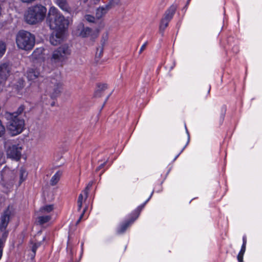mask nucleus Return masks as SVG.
Instances as JSON below:
<instances>
[{"mask_svg": "<svg viewBox=\"0 0 262 262\" xmlns=\"http://www.w3.org/2000/svg\"><path fill=\"white\" fill-rule=\"evenodd\" d=\"M88 22L92 24V26L95 28V31L89 27H84L83 24H80L74 31L75 34L81 37H91L95 38L98 36L99 30L103 28L104 25L102 17H87Z\"/></svg>", "mask_w": 262, "mask_h": 262, "instance_id": "obj_2", "label": "nucleus"}, {"mask_svg": "<svg viewBox=\"0 0 262 262\" xmlns=\"http://www.w3.org/2000/svg\"><path fill=\"white\" fill-rule=\"evenodd\" d=\"M190 0H188V1H189Z\"/></svg>", "mask_w": 262, "mask_h": 262, "instance_id": "obj_44", "label": "nucleus"}, {"mask_svg": "<svg viewBox=\"0 0 262 262\" xmlns=\"http://www.w3.org/2000/svg\"><path fill=\"white\" fill-rule=\"evenodd\" d=\"M83 195H84V193H81L79 194L78 201H77V204H78V210L80 211L82 205V200L83 198Z\"/></svg>", "mask_w": 262, "mask_h": 262, "instance_id": "obj_28", "label": "nucleus"}, {"mask_svg": "<svg viewBox=\"0 0 262 262\" xmlns=\"http://www.w3.org/2000/svg\"><path fill=\"white\" fill-rule=\"evenodd\" d=\"M170 20V17H163L161 19L160 24V32L162 35L165 28L168 26Z\"/></svg>", "mask_w": 262, "mask_h": 262, "instance_id": "obj_15", "label": "nucleus"}, {"mask_svg": "<svg viewBox=\"0 0 262 262\" xmlns=\"http://www.w3.org/2000/svg\"><path fill=\"white\" fill-rule=\"evenodd\" d=\"M146 202H147V201H146V202L143 204H142V205L140 206L139 207H141L142 205L144 206Z\"/></svg>", "mask_w": 262, "mask_h": 262, "instance_id": "obj_41", "label": "nucleus"}, {"mask_svg": "<svg viewBox=\"0 0 262 262\" xmlns=\"http://www.w3.org/2000/svg\"><path fill=\"white\" fill-rule=\"evenodd\" d=\"M85 16L89 17V16H91V15H85Z\"/></svg>", "mask_w": 262, "mask_h": 262, "instance_id": "obj_42", "label": "nucleus"}, {"mask_svg": "<svg viewBox=\"0 0 262 262\" xmlns=\"http://www.w3.org/2000/svg\"><path fill=\"white\" fill-rule=\"evenodd\" d=\"M27 172L26 170L23 168L20 169L19 171V184H20L25 180L26 179L27 177Z\"/></svg>", "mask_w": 262, "mask_h": 262, "instance_id": "obj_24", "label": "nucleus"}, {"mask_svg": "<svg viewBox=\"0 0 262 262\" xmlns=\"http://www.w3.org/2000/svg\"><path fill=\"white\" fill-rule=\"evenodd\" d=\"M11 215V211L9 208L6 209L2 213L1 217L0 230H5L7 229Z\"/></svg>", "mask_w": 262, "mask_h": 262, "instance_id": "obj_12", "label": "nucleus"}, {"mask_svg": "<svg viewBox=\"0 0 262 262\" xmlns=\"http://www.w3.org/2000/svg\"><path fill=\"white\" fill-rule=\"evenodd\" d=\"M62 175V172L58 171L51 178L50 180V184L52 186L55 185L59 181L60 178Z\"/></svg>", "mask_w": 262, "mask_h": 262, "instance_id": "obj_19", "label": "nucleus"}, {"mask_svg": "<svg viewBox=\"0 0 262 262\" xmlns=\"http://www.w3.org/2000/svg\"><path fill=\"white\" fill-rule=\"evenodd\" d=\"M85 210H86V209L85 208V209L83 210V212H82V213L80 215V217H79V219H78V220L77 221V224H78V223L80 222L81 220L82 219V217H83V215H84V212H85Z\"/></svg>", "mask_w": 262, "mask_h": 262, "instance_id": "obj_38", "label": "nucleus"}, {"mask_svg": "<svg viewBox=\"0 0 262 262\" xmlns=\"http://www.w3.org/2000/svg\"><path fill=\"white\" fill-rule=\"evenodd\" d=\"M11 65L9 62L0 64V83L6 81L10 75Z\"/></svg>", "mask_w": 262, "mask_h": 262, "instance_id": "obj_9", "label": "nucleus"}, {"mask_svg": "<svg viewBox=\"0 0 262 262\" xmlns=\"http://www.w3.org/2000/svg\"><path fill=\"white\" fill-rule=\"evenodd\" d=\"M6 50V43L3 41H0V57H2Z\"/></svg>", "mask_w": 262, "mask_h": 262, "instance_id": "obj_26", "label": "nucleus"}, {"mask_svg": "<svg viewBox=\"0 0 262 262\" xmlns=\"http://www.w3.org/2000/svg\"><path fill=\"white\" fill-rule=\"evenodd\" d=\"M35 1V0H21V1L23 3H31Z\"/></svg>", "mask_w": 262, "mask_h": 262, "instance_id": "obj_39", "label": "nucleus"}, {"mask_svg": "<svg viewBox=\"0 0 262 262\" xmlns=\"http://www.w3.org/2000/svg\"><path fill=\"white\" fill-rule=\"evenodd\" d=\"M144 208V205L138 207L133 213V216L128 221L122 223L117 230L119 234H122L125 232L126 229L138 217L141 211Z\"/></svg>", "mask_w": 262, "mask_h": 262, "instance_id": "obj_7", "label": "nucleus"}, {"mask_svg": "<svg viewBox=\"0 0 262 262\" xmlns=\"http://www.w3.org/2000/svg\"><path fill=\"white\" fill-rule=\"evenodd\" d=\"M106 161L104 162L103 163H102L101 164H100L97 168H96V171H98L99 170H100L101 168H102L106 164Z\"/></svg>", "mask_w": 262, "mask_h": 262, "instance_id": "obj_37", "label": "nucleus"}, {"mask_svg": "<svg viewBox=\"0 0 262 262\" xmlns=\"http://www.w3.org/2000/svg\"><path fill=\"white\" fill-rule=\"evenodd\" d=\"M243 243L242 247H243V249H244V248H246V243H247L246 237L245 236H244L243 237Z\"/></svg>", "mask_w": 262, "mask_h": 262, "instance_id": "obj_36", "label": "nucleus"}, {"mask_svg": "<svg viewBox=\"0 0 262 262\" xmlns=\"http://www.w3.org/2000/svg\"><path fill=\"white\" fill-rule=\"evenodd\" d=\"M63 89V83L60 80L51 78L48 81L47 91L52 98L58 97Z\"/></svg>", "mask_w": 262, "mask_h": 262, "instance_id": "obj_6", "label": "nucleus"}, {"mask_svg": "<svg viewBox=\"0 0 262 262\" xmlns=\"http://www.w3.org/2000/svg\"><path fill=\"white\" fill-rule=\"evenodd\" d=\"M45 238L43 237L42 238V241L45 240Z\"/></svg>", "mask_w": 262, "mask_h": 262, "instance_id": "obj_43", "label": "nucleus"}, {"mask_svg": "<svg viewBox=\"0 0 262 262\" xmlns=\"http://www.w3.org/2000/svg\"><path fill=\"white\" fill-rule=\"evenodd\" d=\"M40 76L39 72L34 69H29L27 73V76L29 80L34 81Z\"/></svg>", "mask_w": 262, "mask_h": 262, "instance_id": "obj_13", "label": "nucleus"}, {"mask_svg": "<svg viewBox=\"0 0 262 262\" xmlns=\"http://www.w3.org/2000/svg\"><path fill=\"white\" fill-rule=\"evenodd\" d=\"M47 21L51 29L63 32H65L69 24L66 17H47Z\"/></svg>", "mask_w": 262, "mask_h": 262, "instance_id": "obj_5", "label": "nucleus"}, {"mask_svg": "<svg viewBox=\"0 0 262 262\" xmlns=\"http://www.w3.org/2000/svg\"><path fill=\"white\" fill-rule=\"evenodd\" d=\"M4 245L3 244V241H1L0 240V259L2 258V256L3 255V248H4Z\"/></svg>", "mask_w": 262, "mask_h": 262, "instance_id": "obj_34", "label": "nucleus"}, {"mask_svg": "<svg viewBox=\"0 0 262 262\" xmlns=\"http://www.w3.org/2000/svg\"><path fill=\"white\" fill-rule=\"evenodd\" d=\"M53 210V206L52 205H46L41 207L38 213L40 214H44L49 213Z\"/></svg>", "mask_w": 262, "mask_h": 262, "instance_id": "obj_21", "label": "nucleus"}, {"mask_svg": "<svg viewBox=\"0 0 262 262\" xmlns=\"http://www.w3.org/2000/svg\"><path fill=\"white\" fill-rule=\"evenodd\" d=\"M25 106L21 105L16 112H7L5 114L8 122V129L12 136L17 135L22 132L25 126L24 117L26 116Z\"/></svg>", "mask_w": 262, "mask_h": 262, "instance_id": "obj_1", "label": "nucleus"}, {"mask_svg": "<svg viewBox=\"0 0 262 262\" xmlns=\"http://www.w3.org/2000/svg\"><path fill=\"white\" fill-rule=\"evenodd\" d=\"M71 53V48L68 44H63L53 51L50 59L54 63H63L68 59Z\"/></svg>", "mask_w": 262, "mask_h": 262, "instance_id": "obj_4", "label": "nucleus"}, {"mask_svg": "<svg viewBox=\"0 0 262 262\" xmlns=\"http://www.w3.org/2000/svg\"><path fill=\"white\" fill-rule=\"evenodd\" d=\"M44 49L43 48H38L36 49L31 55L32 58L33 59H40L43 58V52Z\"/></svg>", "mask_w": 262, "mask_h": 262, "instance_id": "obj_14", "label": "nucleus"}, {"mask_svg": "<svg viewBox=\"0 0 262 262\" xmlns=\"http://www.w3.org/2000/svg\"><path fill=\"white\" fill-rule=\"evenodd\" d=\"M102 92H98V95H101V96H102Z\"/></svg>", "mask_w": 262, "mask_h": 262, "instance_id": "obj_40", "label": "nucleus"}, {"mask_svg": "<svg viewBox=\"0 0 262 262\" xmlns=\"http://www.w3.org/2000/svg\"><path fill=\"white\" fill-rule=\"evenodd\" d=\"M147 45V42H146L142 46L139 51V54H141L146 49Z\"/></svg>", "mask_w": 262, "mask_h": 262, "instance_id": "obj_35", "label": "nucleus"}, {"mask_svg": "<svg viewBox=\"0 0 262 262\" xmlns=\"http://www.w3.org/2000/svg\"><path fill=\"white\" fill-rule=\"evenodd\" d=\"M22 147L19 145H12L7 150V155L8 157L18 161L21 156Z\"/></svg>", "mask_w": 262, "mask_h": 262, "instance_id": "obj_8", "label": "nucleus"}, {"mask_svg": "<svg viewBox=\"0 0 262 262\" xmlns=\"http://www.w3.org/2000/svg\"><path fill=\"white\" fill-rule=\"evenodd\" d=\"M93 183V181L90 182L88 184L87 186L86 187L85 189L83 191V193L84 194L85 199L87 198L88 195L89 189L92 186Z\"/></svg>", "mask_w": 262, "mask_h": 262, "instance_id": "obj_29", "label": "nucleus"}, {"mask_svg": "<svg viewBox=\"0 0 262 262\" xmlns=\"http://www.w3.org/2000/svg\"><path fill=\"white\" fill-rule=\"evenodd\" d=\"M109 6L99 7L97 9L96 16H102L103 15H105L109 10Z\"/></svg>", "mask_w": 262, "mask_h": 262, "instance_id": "obj_20", "label": "nucleus"}, {"mask_svg": "<svg viewBox=\"0 0 262 262\" xmlns=\"http://www.w3.org/2000/svg\"><path fill=\"white\" fill-rule=\"evenodd\" d=\"M107 88L106 84H100L98 85V89L95 93V96L96 97H101V95H98V92H103L104 90H105Z\"/></svg>", "mask_w": 262, "mask_h": 262, "instance_id": "obj_23", "label": "nucleus"}, {"mask_svg": "<svg viewBox=\"0 0 262 262\" xmlns=\"http://www.w3.org/2000/svg\"><path fill=\"white\" fill-rule=\"evenodd\" d=\"M57 4L62 10H66L67 8L66 0H57Z\"/></svg>", "mask_w": 262, "mask_h": 262, "instance_id": "obj_27", "label": "nucleus"}, {"mask_svg": "<svg viewBox=\"0 0 262 262\" xmlns=\"http://www.w3.org/2000/svg\"><path fill=\"white\" fill-rule=\"evenodd\" d=\"M245 250H246V248L243 249V247L241 248V251L237 255V259L239 262H243V256L245 252Z\"/></svg>", "mask_w": 262, "mask_h": 262, "instance_id": "obj_30", "label": "nucleus"}, {"mask_svg": "<svg viewBox=\"0 0 262 262\" xmlns=\"http://www.w3.org/2000/svg\"><path fill=\"white\" fill-rule=\"evenodd\" d=\"M178 4L174 3L171 5L165 12V16H172L176 14Z\"/></svg>", "mask_w": 262, "mask_h": 262, "instance_id": "obj_17", "label": "nucleus"}, {"mask_svg": "<svg viewBox=\"0 0 262 262\" xmlns=\"http://www.w3.org/2000/svg\"><path fill=\"white\" fill-rule=\"evenodd\" d=\"M3 233H2V237L1 238H0V240L1 241H3V244H5V241L6 240V238L8 236V231L6 230H1Z\"/></svg>", "mask_w": 262, "mask_h": 262, "instance_id": "obj_31", "label": "nucleus"}, {"mask_svg": "<svg viewBox=\"0 0 262 262\" xmlns=\"http://www.w3.org/2000/svg\"><path fill=\"white\" fill-rule=\"evenodd\" d=\"M36 241L37 240L35 239V242H31V244H32L31 250L33 252V254L32 255V258H34L35 257L37 249L41 245V242H38Z\"/></svg>", "mask_w": 262, "mask_h": 262, "instance_id": "obj_22", "label": "nucleus"}, {"mask_svg": "<svg viewBox=\"0 0 262 262\" xmlns=\"http://www.w3.org/2000/svg\"><path fill=\"white\" fill-rule=\"evenodd\" d=\"M103 49L102 47H99L97 49V51L96 53V56L98 58H100L103 54Z\"/></svg>", "mask_w": 262, "mask_h": 262, "instance_id": "obj_32", "label": "nucleus"}, {"mask_svg": "<svg viewBox=\"0 0 262 262\" xmlns=\"http://www.w3.org/2000/svg\"><path fill=\"white\" fill-rule=\"evenodd\" d=\"M5 133V127L2 124V122L0 120V137H2Z\"/></svg>", "mask_w": 262, "mask_h": 262, "instance_id": "obj_33", "label": "nucleus"}, {"mask_svg": "<svg viewBox=\"0 0 262 262\" xmlns=\"http://www.w3.org/2000/svg\"><path fill=\"white\" fill-rule=\"evenodd\" d=\"M65 32L55 31L50 37V42L53 46H57L63 41L64 38Z\"/></svg>", "mask_w": 262, "mask_h": 262, "instance_id": "obj_11", "label": "nucleus"}, {"mask_svg": "<svg viewBox=\"0 0 262 262\" xmlns=\"http://www.w3.org/2000/svg\"><path fill=\"white\" fill-rule=\"evenodd\" d=\"M44 17H24L25 21L28 24L33 25L41 22Z\"/></svg>", "mask_w": 262, "mask_h": 262, "instance_id": "obj_16", "label": "nucleus"}, {"mask_svg": "<svg viewBox=\"0 0 262 262\" xmlns=\"http://www.w3.org/2000/svg\"><path fill=\"white\" fill-rule=\"evenodd\" d=\"M48 16H59L58 10L54 7H51L49 11Z\"/></svg>", "mask_w": 262, "mask_h": 262, "instance_id": "obj_25", "label": "nucleus"}, {"mask_svg": "<svg viewBox=\"0 0 262 262\" xmlns=\"http://www.w3.org/2000/svg\"><path fill=\"white\" fill-rule=\"evenodd\" d=\"M43 214L39 213V215L37 217L36 221L39 225H42L48 222L51 219L50 215Z\"/></svg>", "mask_w": 262, "mask_h": 262, "instance_id": "obj_18", "label": "nucleus"}, {"mask_svg": "<svg viewBox=\"0 0 262 262\" xmlns=\"http://www.w3.org/2000/svg\"><path fill=\"white\" fill-rule=\"evenodd\" d=\"M28 12L30 16H46L47 9L41 5H37L29 8Z\"/></svg>", "mask_w": 262, "mask_h": 262, "instance_id": "obj_10", "label": "nucleus"}, {"mask_svg": "<svg viewBox=\"0 0 262 262\" xmlns=\"http://www.w3.org/2000/svg\"><path fill=\"white\" fill-rule=\"evenodd\" d=\"M16 43L20 49L31 50L35 45V37L28 31L21 30L16 35Z\"/></svg>", "mask_w": 262, "mask_h": 262, "instance_id": "obj_3", "label": "nucleus"}]
</instances>
